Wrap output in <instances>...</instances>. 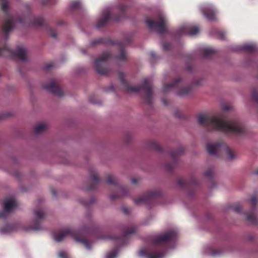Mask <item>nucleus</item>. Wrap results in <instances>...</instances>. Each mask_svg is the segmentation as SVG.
I'll return each instance as SVG.
<instances>
[{
  "label": "nucleus",
  "mask_w": 258,
  "mask_h": 258,
  "mask_svg": "<svg viewBox=\"0 0 258 258\" xmlns=\"http://www.w3.org/2000/svg\"><path fill=\"white\" fill-rule=\"evenodd\" d=\"M197 122L208 132L219 131L235 135L245 133L244 125L238 120H224L217 116L200 114L197 116Z\"/></svg>",
  "instance_id": "nucleus-1"
},
{
  "label": "nucleus",
  "mask_w": 258,
  "mask_h": 258,
  "mask_svg": "<svg viewBox=\"0 0 258 258\" xmlns=\"http://www.w3.org/2000/svg\"><path fill=\"white\" fill-rule=\"evenodd\" d=\"M123 73L120 72L118 78L123 86V89L128 92H138L140 91L144 92L143 99L147 104H151L153 99V86L152 81L148 79H144L143 83L141 86H130L124 80Z\"/></svg>",
  "instance_id": "nucleus-2"
},
{
  "label": "nucleus",
  "mask_w": 258,
  "mask_h": 258,
  "mask_svg": "<svg viewBox=\"0 0 258 258\" xmlns=\"http://www.w3.org/2000/svg\"><path fill=\"white\" fill-rule=\"evenodd\" d=\"M1 8L4 12L6 13L5 21L3 24V31L5 34V38L8 37V33L11 32L15 27V24L19 22L24 23L27 20L26 16L20 17L18 20H16L14 17L8 13L9 8V3L7 0H0Z\"/></svg>",
  "instance_id": "nucleus-3"
},
{
  "label": "nucleus",
  "mask_w": 258,
  "mask_h": 258,
  "mask_svg": "<svg viewBox=\"0 0 258 258\" xmlns=\"http://www.w3.org/2000/svg\"><path fill=\"white\" fill-rule=\"evenodd\" d=\"M111 54L109 52H104L100 55L95 60L94 67L97 73L102 76L109 74L111 70L108 68L104 67L106 61L110 57Z\"/></svg>",
  "instance_id": "nucleus-4"
},
{
  "label": "nucleus",
  "mask_w": 258,
  "mask_h": 258,
  "mask_svg": "<svg viewBox=\"0 0 258 258\" xmlns=\"http://www.w3.org/2000/svg\"><path fill=\"white\" fill-rule=\"evenodd\" d=\"M146 23L150 30H156L160 33L167 30V19L162 14H159L155 21L147 19Z\"/></svg>",
  "instance_id": "nucleus-5"
},
{
  "label": "nucleus",
  "mask_w": 258,
  "mask_h": 258,
  "mask_svg": "<svg viewBox=\"0 0 258 258\" xmlns=\"http://www.w3.org/2000/svg\"><path fill=\"white\" fill-rule=\"evenodd\" d=\"M20 229L25 231H29L32 230H38L41 229V227L37 221H36L35 226H30L28 227L23 226L20 223H16L14 225H8L0 228V233L2 234H9Z\"/></svg>",
  "instance_id": "nucleus-6"
},
{
  "label": "nucleus",
  "mask_w": 258,
  "mask_h": 258,
  "mask_svg": "<svg viewBox=\"0 0 258 258\" xmlns=\"http://www.w3.org/2000/svg\"><path fill=\"white\" fill-rule=\"evenodd\" d=\"M162 196L163 193L160 190L155 189L147 192L142 196L135 198L134 201L136 205L147 204L154 199Z\"/></svg>",
  "instance_id": "nucleus-7"
},
{
  "label": "nucleus",
  "mask_w": 258,
  "mask_h": 258,
  "mask_svg": "<svg viewBox=\"0 0 258 258\" xmlns=\"http://www.w3.org/2000/svg\"><path fill=\"white\" fill-rule=\"evenodd\" d=\"M250 203L252 205V209L249 212L244 213L245 219L251 224H256L258 223V219L254 215L253 211L255 207L258 205V194H254L251 196Z\"/></svg>",
  "instance_id": "nucleus-8"
},
{
  "label": "nucleus",
  "mask_w": 258,
  "mask_h": 258,
  "mask_svg": "<svg viewBox=\"0 0 258 258\" xmlns=\"http://www.w3.org/2000/svg\"><path fill=\"white\" fill-rule=\"evenodd\" d=\"M177 235L174 230H170L162 234L155 235L152 239V242L154 245L160 244L162 243L173 239Z\"/></svg>",
  "instance_id": "nucleus-9"
},
{
  "label": "nucleus",
  "mask_w": 258,
  "mask_h": 258,
  "mask_svg": "<svg viewBox=\"0 0 258 258\" xmlns=\"http://www.w3.org/2000/svg\"><path fill=\"white\" fill-rule=\"evenodd\" d=\"M42 86L44 89L52 92L58 97H61L64 94L63 90L58 86L57 81L54 79H51L44 83Z\"/></svg>",
  "instance_id": "nucleus-10"
},
{
  "label": "nucleus",
  "mask_w": 258,
  "mask_h": 258,
  "mask_svg": "<svg viewBox=\"0 0 258 258\" xmlns=\"http://www.w3.org/2000/svg\"><path fill=\"white\" fill-rule=\"evenodd\" d=\"M225 144L222 141L209 143L207 145V150L210 155L219 157L223 153L222 151Z\"/></svg>",
  "instance_id": "nucleus-11"
},
{
  "label": "nucleus",
  "mask_w": 258,
  "mask_h": 258,
  "mask_svg": "<svg viewBox=\"0 0 258 258\" xmlns=\"http://www.w3.org/2000/svg\"><path fill=\"white\" fill-rule=\"evenodd\" d=\"M4 211L0 212V219H5L9 214L12 212L17 207L16 201L12 198L6 199L3 203Z\"/></svg>",
  "instance_id": "nucleus-12"
},
{
  "label": "nucleus",
  "mask_w": 258,
  "mask_h": 258,
  "mask_svg": "<svg viewBox=\"0 0 258 258\" xmlns=\"http://www.w3.org/2000/svg\"><path fill=\"white\" fill-rule=\"evenodd\" d=\"M185 149L182 146H179L176 150H171L170 152L171 157L173 159L172 163H166L165 164V168L168 171H171L174 167L176 163V159L180 156L184 154Z\"/></svg>",
  "instance_id": "nucleus-13"
},
{
  "label": "nucleus",
  "mask_w": 258,
  "mask_h": 258,
  "mask_svg": "<svg viewBox=\"0 0 258 258\" xmlns=\"http://www.w3.org/2000/svg\"><path fill=\"white\" fill-rule=\"evenodd\" d=\"M201 11L208 21H214L216 20L217 11L212 5L208 4L203 6L201 8Z\"/></svg>",
  "instance_id": "nucleus-14"
},
{
  "label": "nucleus",
  "mask_w": 258,
  "mask_h": 258,
  "mask_svg": "<svg viewBox=\"0 0 258 258\" xmlns=\"http://www.w3.org/2000/svg\"><path fill=\"white\" fill-rule=\"evenodd\" d=\"M118 190V192H112L109 195V198L111 200H116L130 195L128 187L126 185H119Z\"/></svg>",
  "instance_id": "nucleus-15"
},
{
  "label": "nucleus",
  "mask_w": 258,
  "mask_h": 258,
  "mask_svg": "<svg viewBox=\"0 0 258 258\" xmlns=\"http://www.w3.org/2000/svg\"><path fill=\"white\" fill-rule=\"evenodd\" d=\"M179 34H187L190 36L195 35L200 32L199 27L197 26L185 25L181 26L179 29Z\"/></svg>",
  "instance_id": "nucleus-16"
},
{
  "label": "nucleus",
  "mask_w": 258,
  "mask_h": 258,
  "mask_svg": "<svg viewBox=\"0 0 258 258\" xmlns=\"http://www.w3.org/2000/svg\"><path fill=\"white\" fill-rule=\"evenodd\" d=\"M140 256H146L147 258H163L165 255L164 252L159 251L157 249L153 248L151 249L149 252L145 250H142L139 251Z\"/></svg>",
  "instance_id": "nucleus-17"
},
{
  "label": "nucleus",
  "mask_w": 258,
  "mask_h": 258,
  "mask_svg": "<svg viewBox=\"0 0 258 258\" xmlns=\"http://www.w3.org/2000/svg\"><path fill=\"white\" fill-rule=\"evenodd\" d=\"M14 54L23 62H27L29 59L28 51L25 47H18L16 49Z\"/></svg>",
  "instance_id": "nucleus-18"
},
{
  "label": "nucleus",
  "mask_w": 258,
  "mask_h": 258,
  "mask_svg": "<svg viewBox=\"0 0 258 258\" xmlns=\"http://www.w3.org/2000/svg\"><path fill=\"white\" fill-rule=\"evenodd\" d=\"M200 83L199 82H195L191 83L188 86L185 87H182L177 90L176 92V94L177 96L180 97H184L189 94L194 90L195 86L199 85Z\"/></svg>",
  "instance_id": "nucleus-19"
},
{
  "label": "nucleus",
  "mask_w": 258,
  "mask_h": 258,
  "mask_svg": "<svg viewBox=\"0 0 258 258\" xmlns=\"http://www.w3.org/2000/svg\"><path fill=\"white\" fill-rule=\"evenodd\" d=\"M72 234V231L70 228H66L62 230L59 231L58 233L55 234L53 236L54 240L57 242H61L66 237Z\"/></svg>",
  "instance_id": "nucleus-20"
},
{
  "label": "nucleus",
  "mask_w": 258,
  "mask_h": 258,
  "mask_svg": "<svg viewBox=\"0 0 258 258\" xmlns=\"http://www.w3.org/2000/svg\"><path fill=\"white\" fill-rule=\"evenodd\" d=\"M111 13L108 9L104 10L102 14V17L98 20L96 24V27L100 28L104 26L108 20L111 18Z\"/></svg>",
  "instance_id": "nucleus-21"
},
{
  "label": "nucleus",
  "mask_w": 258,
  "mask_h": 258,
  "mask_svg": "<svg viewBox=\"0 0 258 258\" xmlns=\"http://www.w3.org/2000/svg\"><path fill=\"white\" fill-rule=\"evenodd\" d=\"M182 80L180 77L175 78L170 83L164 85L163 92L167 93L171 89L177 88L182 82Z\"/></svg>",
  "instance_id": "nucleus-22"
},
{
  "label": "nucleus",
  "mask_w": 258,
  "mask_h": 258,
  "mask_svg": "<svg viewBox=\"0 0 258 258\" xmlns=\"http://www.w3.org/2000/svg\"><path fill=\"white\" fill-rule=\"evenodd\" d=\"M222 154H225L228 160L232 161L237 158V155L235 152L226 144H225L223 150Z\"/></svg>",
  "instance_id": "nucleus-23"
},
{
  "label": "nucleus",
  "mask_w": 258,
  "mask_h": 258,
  "mask_svg": "<svg viewBox=\"0 0 258 258\" xmlns=\"http://www.w3.org/2000/svg\"><path fill=\"white\" fill-rule=\"evenodd\" d=\"M118 45L120 46V51L118 55L116 56V60L117 62L125 61L127 59V53L125 51L122 42H119Z\"/></svg>",
  "instance_id": "nucleus-24"
},
{
  "label": "nucleus",
  "mask_w": 258,
  "mask_h": 258,
  "mask_svg": "<svg viewBox=\"0 0 258 258\" xmlns=\"http://www.w3.org/2000/svg\"><path fill=\"white\" fill-rule=\"evenodd\" d=\"M48 128V125L45 122H40L37 123L34 127V132L39 135L45 132Z\"/></svg>",
  "instance_id": "nucleus-25"
},
{
  "label": "nucleus",
  "mask_w": 258,
  "mask_h": 258,
  "mask_svg": "<svg viewBox=\"0 0 258 258\" xmlns=\"http://www.w3.org/2000/svg\"><path fill=\"white\" fill-rule=\"evenodd\" d=\"M147 146L148 148L154 150L157 152L162 151V147L155 140H150L147 142Z\"/></svg>",
  "instance_id": "nucleus-26"
},
{
  "label": "nucleus",
  "mask_w": 258,
  "mask_h": 258,
  "mask_svg": "<svg viewBox=\"0 0 258 258\" xmlns=\"http://www.w3.org/2000/svg\"><path fill=\"white\" fill-rule=\"evenodd\" d=\"M90 176L91 180L95 184H97L99 182L100 179L99 174L95 169H91L90 171Z\"/></svg>",
  "instance_id": "nucleus-27"
},
{
  "label": "nucleus",
  "mask_w": 258,
  "mask_h": 258,
  "mask_svg": "<svg viewBox=\"0 0 258 258\" xmlns=\"http://www.w3.org/2000/svg\"><path fill=\"white\" fill-rule=\"evenodd\" d=\"M106 181L111 185H117L119 182L117 177L112 173H109L106 175Z\"/></svg>",
  "instance_id": "nucleus-28"
},
{
  "label": "nucleus",
  "mask_w": 258,
  "mask_h": 258,
  "mask_svg": "<svg viewBox=\"0 0 258 258\" xmlns=\"http://www.w3.org/2000/svg\"><path fill=\"white\" fill-rule=\"evenodd\" d=\"M203 253L206 255L216 256L220 253V251L217 250H213L210 247H207L203 250Z\"/></svg>",
  "instance_id": "nucleus-29"
},
{
  "label": "nucleus",
  "mask_w": 258,
  "mask_h": 258,
  "mask_svg": "<svg viewBox=\"0 0 258 258\" xmlns=\"http://www.w3.org/2000/svg\"><path fill=\"white\" fill-rule=\"evenodd\" d=\"M34 215L36 218L38 219H42L44 218L45 213V212L42 208H37L34 211Z\"/></svg>",
  "instance_id": "nucleus-30"
},
{
  "label": "nucleus",
  "mask_w": 258,
  "mask_h": 258,
  "mask_svg": "<svg viewBox=\"0 0 258 258\" xmlns=\"http://www.w3.org/2000/svg\"><path fill=\"white\" fill-rule=\"evenodd\" d=\"M10 52V48L7 44H3L0 42V56H5L7 53H9Z\"/></svg>",
  "instance_id": "nucleus-31"
},
{
  "label": "nucleus",
  "mask_w": 258,
  "mask_h": 258,
  "mask_svg": "<svg viewBox=\"0 0 258 258\" xmlns=\"http://www.w3.org/2000/svg\"><path fill=\"white\" fill-rule=\"evenodd\" d=\"M75 239L76 241L82 243L87 249H91L90 244L85 239L81 238L79 237L78 236H75Z\"/></svg>",
  "instance_id": "nucleus-32"
},
{
  "label": "nucleus",
  "mask_w": 258,
  "mask_h": 258,
  "mask_svg": "<svg viewBox=\"0 0 258 258\" xmlns=\"http://www.w3.org/2000/svg\"><path fill=\"white\" fill-rule=\"evenodd\" d=\"M203 55L205 57H208L215 52V50L211 48H204L202 50Z\"/></svg>",
  "instance_id": "nucleus-33"
},
{
  "label": "nucleus",
  "mask_w": 258,
  "mask_h": 258,
  "mask_svg": "<svg viewBox=\"0 0 258 258\" xmlns=\"http://www.w3.org/2000/svg\"><path fill=\"white\" fill-rule=\"evenodd\" d=\"M255 49V46L253 44H245L241 47V49L247 52H252Z\"/></svg>",
  "instance_id": "nucleus-34"
},
{
  "label": "nucleus",
  "mask_w": 258,
  "mask_h": 258,
  "mask_svg": "<svg viewBox=\"0 0 258 258\" xmlns=\"http://www.w3.org/2000/svg\"><path fill=\"white\" fill-rule=\"evenodd\" d=\"M81 3L80 0H76L71 2L70 7L72 9L77 10L81 8Z\"/></svg>",
  "instance_id": "nucleus-35"
},
{
  "label": "nucleus",
  "mask_w": 258,
  "mask_h": 258,
  "mask_svg": "<svg viewBox=\"0 0 258 258\" xmlns=\"http://www.w3.org/2000/svg\"><path fill=\"white\" fill-rule=\"evenodd\" d=\"M214 173V169L213 167H210L209 168L207 171H206L204 173L205 176L208 178H211Z\"/></svg>",
  "instance_id": "nucleus-36"
},
{
  "label": "nucleus",
  "mask_w": 258,
  "mask_h": 258,
  "mask_svg": "<svg viewBox=\"0 0 258 258\" xmlns=\"http://www.w3.org/2000/svg\"><path fill=\"white\" fill-rule=\"evenodd\" d=\"M79 201L80 203L84 204V205L87 206L89 205L90 204L94 203L95 202V200L94 198H92L89 201H86V200H84L83 199H79Z\"/></svg>",
  "instance_id": "nucleus-37"
},
{
  "label": "nucleus",
  "mask_w": 258,
  "mask_h": 258,
  "mask_svg": "<svg viewBox=\"0 0 258 258\" xmlns=\"http://www.w3.org/2000/svg\"><path fill=\"white\" fill-rule=\"evenodd\" d=\"M43 19L41 17H38L35 19V20L33 22V25L36 26H40L42 25H43Z\"/></svg>",
  "instance_id": "nucleus-38"
},
{
  "label": "nucleus",
  "mask_w": 258,
  "mask_h": 258,
  "mask_svg": "<svg viewBox=\"0 0 258 258\" xmlns=\"http://www.w3.org/2000/svg\"><path fill=\"white\" fill-rule=\"evenodd\" d=\"M242 209V206L239 203L234 204L232 207V210L236 213H240Z\"/></svg>",
  "instance_id": "nucleus-39"
},
{
  "label": "nucleus",
  "mask_w": 258,
  "mask_h": 258,
  "mask_svg": "<svg viewBox=\"0 0 258 258\" xmlns=\"http://www.w3.org/2000/svg\"><path fill=\"white\" fill-rule=\"evenodd\" d=\"M117 250H114L112 251H110L108 253H107L106 255V258H115L117 254Z\"/></svg>",
  "instance_id": "nucleus-40"
},
{
  "label": "nucleus",
  "mask_w": 258,
  "mask_h": 258,
  "mask_svg": "<svg viewBox=\"0 0 258 258\" xmlns=\"http://www.w3.org/2000/svg\"><path fill=\"white\" fill-rule=\"evenodd\" d=\"M136 230L137 227L136 226H132L129 230L124 232V235L126 236L128 234H133L136 232Z\"/></svg>",
  "instance_id": "nucleus-41"
},
{
  "label": "nucleus",
  "mask_w": 258,
  "mask_h": 258,
  "mask_svg": "<svg viewBox=\"0 0 258 258\" xmlns=\"http://www.w3.org/2000/svg\"><path fill=\"white\" fill-rule=\"evenodd\" d=\"M89 231L90 228L89 227H86V226H82L79 230V233H85V234H88L89 232Z\"/></svg>",
  "instance_id": "nucleus-42"
},
{
  "label": "nucleus",
  "mask_w": 258,
  "mask_h": 258,
  "mask_svg": "<svg viewBox=\"0 0 258 258\" xmlns=\"http://www.w3.org/2000/svg\"><path fill=\"white\" fill-rule=\"evenodd\" d=\"M222 108L225 111H229L232 110L233 107L231 105L229 104L223 103L222 104Z\"/></svg>",
  "instance_id": "nucleus-43"
},
{
  "label": "nucleus",
  "mask_w": 258,
  "mask_h": 258,
  "mask_svg": "<svg viewBox=\"0 0 258 258\" xmlns=\"http://www.w3.org/2000/svg\"><path fill=\"white\" fill-rule=\"evenodd\" d=\"M173 114L176 117L181 118L183 117L182 113L178 109H176L173 111Z\"/></svg>",
  "instance_id": "nucleus-44"
},
{
  "label": "nucleus",
  "mask_w": 258,
  "mask_h": 258,
  "mask_svg": "<svg viewBox=\"0 0 258 258\" xmlns=\"http://www.w3.org/2000/svg\"><path fill=\"white\" fill-rule=\"evenodd\" d=\"M133 136L131 133H127L124 135V140L126 142H129L132 140Z\"/></svg>",
  "instance_id": "nucleus-45"
},
{
  "label": "nucleus",
  "mask_w": 258,
  "mask_h": 258,
  "mask_svg": "<svg viewBox=\"0 0 258 258\" xmlns=\"http://www.w3.org/2000/svg\"><path fill=\"white\" fill-rule=\"evenodd\" d=\"M178 184L180 186L183 187L187 184V182L183 179H180L178 180Z\"/></svg>",
  "instance_id": "nucleus-46"
},
{
  "label": "nucleus",
  "mask_w": 258,
  "mask_h": 258,
  "mask_svg": "<svg viewBox=\"0 0 258 258\" xmlns=\"http://www.w3.org/2000/svg\"><path fill=\"white\" fill-rule=\"evenodd\" d=\"M58 256L59 258H69L66 252L62 251L58 253Z\"/></svg>",
  "instance_id": "nucleus-47"
},
{
  "label": "nucleus",
  "mask_w": 258,
  "mask_h": 258,
  "mask_svg": "<svg viewBox=\"0 0 258 258\" xmlns=\"http://www.w3.org/2000/svg\"><path fill=\"white\" fill-rule=\"evenodd\" d=\"M102 40H102V38H98V39H97L96 40H93L91 42V45L92 46H94L96 44L101 43L102 41Z\"/></svg>",
  "instance_id": "nucleus-48"
},
{
  "label": "nucleus",
  "mask_w": 258,
  "mask_h": 258,
  "mask_svg": "<svg viewBox=\"0 0 258 258\" xmlns=\"http://www.w3.org/2000/svg\"><path fill=\"white\" fill-rule=\"evenodd\" d=\"M49 34L50 36L53 38H56V37L58 35L56 31H52V30L50 31Z\"/></svg>",
  "instance_id": "nucleus-49"
},
{
  "label": "nucleus",
  "mask_w": 258,
  "mask_h": 258,
  "mask_svg": "<svg viewBox=\"0 0 258 258\" xmlns=\"http://www.w3.org/2000/svg\"><path fill=\"white\" fill-rule=\"evenodd\" d=\"M170 46V44L165 42L163 44V48L164 50H167Z\"/></svg>",
  "instance_id": "nucleus-50"
},
{
  "label": "nucleus",
  "mask_w": 258,
  "mask_h": 258,
  "mask_svg": "<svg viewBox=\"0 0 258 258\" xmlns=\"http://www.w3.org/2000/svg\"><path fill=\"white\" fill-rule=\"evenodd\" d=\"M140 181V179H138V178H132L131 179V182L133 184H138L139 181Z\"/></svg>",
  "instance_id": "nucleus-51"
},
{
  "label": "nucleus",
  "mask_w": 258,
  "mask_h": 258,
  "mask_svg": "<svg viewBox=\"0 0 258 258\" xmlns=\"http://www.w3.org/2000/svg\"><path fill=\"white\" fill-rule=\"evenodd\" d=\"M219 35L220 37V38L221 39H224L225 38V33L224 32L220 31L219 33Z\"/></svg>",
  "instance_id": "nucleus-52"
},
{
  "label": "nucleus",
  "mask_w": 258,
  "mask_h": 258,
  "mask_svg": "<svg viewBox=\"0 0 258 258\" xmlns=\"http://www.w3.org/2000/svg\"><path fill=\"white\" fill-rule=\"evenodd\" d=\"M121 210L123 212H124L125 214H127L129 213V210L126 208H122L121 209Z\"/></svg>",
  "instance_id": "nucleus-53"
},
{
  "label": "nucleus",
  "mask_w": 258,
  "mask_h": 258,
  "mask_svg": "<svg viewBox=\"0 0 258 258\" xmlns=\"http://www.w3.org/2000/svg\"><path fill=\"white\" fill-rule=\"evenodd\" d=\"M150 55L151 58L153 59L156 57V54L154 52H151L150 53Z\"/></svg>",
  "instance_id": "nucleus-54"
},
{
  "label": "nucleus",
  "mask_w": 258,
  "mask_h": 258,
  "mask_svg": "<svg viewBox=\"0 0 258 258\" xmlns=\"http://www.w3.org/2000/svg\"><path fill=\"white\" fill-rule=\"evenodd\" d=\"M162 101L163 103L165 105H168L167 101L166 100H165V99H163Z\"/></svg>",
  "instance_id": "nucleus-55"
},
{
  "label": "nucleus",
  "mask_w": 258,
  "mask_h": 258,
  "mask_svg": "<svg viewBox=\"0 0 258 258\" xmlns=\"http://www.w3.org/2000/svg\"><path fill=\"white\" fill-rule=\"evenodd\" d=\"M80 51H81V52H82V53H84V54H85V53H86V50H85L84 49H83V48H81V49H80Z\"/></svg>",
  "instance_id": "nucleus-56"
},
{
  "label": "nucleus",
  "mask_w": 258,
  "mask_h": 258,
  "mask_svg": "<svg viewBox=\"0 0 258 258\" xmlns=\"http://www.w3.org/2000/svg\"><path fill=\"white\" fill-rule=\"evenodd\" d=\"M51 192H52V194H53L54 196H55L56 195V193L54 189H52V190H51Z\"/></svg>",
  "instance_id": "nucleus-57"
},
{
  "label": "nucleus",
  "mask_w": 258,
  "mask_h": 258,
  "mask_svg": "<svg viewBox=\"0 0 258 258\" xmlns=\"http://www.w3.org/2000/svg\"><path fill=\"white\" fill-rule=\"evenodd\" d=\"M49 0H43L42 2V4H46L48 1H49Z\"/></svg>",
  "instance_id": "nucleus-58"
},
{
  "label": "nucleus",
  "mask_w": 258,
  "mask_h": 258,
  "mask_svg": "<svg viewBox=\"0 0 258 258\" xmlns=\"http://www.w3.org/2000/svg\"><path fill=\"white\" fill-rule=\"evenodd\" d=\"M119 9L121 11H124L125 7L124 6H122V7H120Z\"/></svg>",
  "instance_id": "nucleus-59"
},
{
  "label": "nucleus",
  "mask_w": 258,
  "mask_h": 258,
  "mask_svg": "<svg viewBox=\"0 0 258 258\" xmlns=\"http://www.w3.org/2000/svg\"><path fill=\"white\" fill-rule=\"evenodd\" d=\"M125 43H129L130 42V40L128 39H127L125 40Z\"/></svg>",
  "instance_id": "nucleus-60"
},
{
  "label": "nucleus",
  "mask_w": 258,
  "mask_h": 258,
  "mask_svg": "<svg viewBox=\"0 0 258 258\" xmlns=\"http://www.w3.org/2000/svg\"><path fill=\"white\" fill-rule=\"evenodd\" d=\"M254 174L258 175V169H256V170L254 172Z\"/></svg>",
  "instance_id": "nucleus-61"
},
{
  "label": "nucleus",
  "mask_w": 258,
  "mask_h": 258,
  "mask_svg": "<svg viewBox=\"0 0 258 258\" xmlns=\"http://www.w3.org/2000/svg\"><path fill=\"white\" fill-rule=\"evenodd\" d=\"M15 176H16V177H19V174H15Z\"/></svg>",
  "instance_id": "nucleus-62"
},
{
  "label": "nucleus",
  "mask_w": 258,
  "mask_h": 258,
  "mask_svg": "<svg viewBox=\"0 0 258 258\" xmlns=\"http://www.w3.org/2000/svg\"><path fill=\"white\" fill-rule=\"evenodd\" d=\"M94 188V187L93 186H91L90 188V189H93Z\"/></svg>",
  "instance_id": "nucleus-63"
},
{
  "label": "nucleus",
  "mask_w": 258,
  "mask_h": 258,
  "mask_svg": "<svg viewBox=\"0 0 258 258\" xmlns=\"http://www.w3.org/2000/svg\"><path fill=\"white\" fill-rule=\"evenodd\" d=\"M3 117H4V116H3V115H2V116H0V119H1V118H3Z\"/></svg>",
  "instance_id": "nucleus-64"
}]
</instances>
